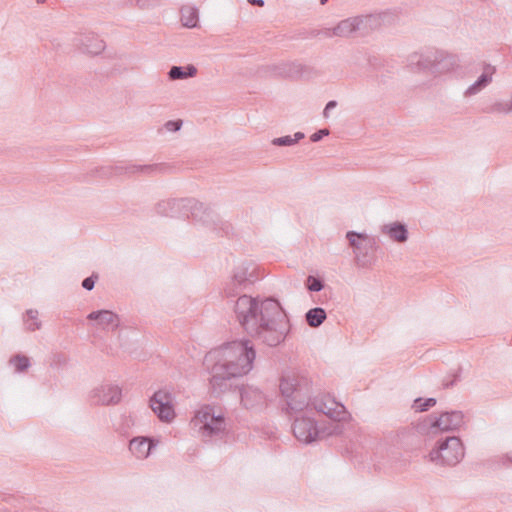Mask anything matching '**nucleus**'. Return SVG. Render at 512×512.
Segmentation results:
<instances>
[{
	"label": "nucleus",
	"instance_id": "nucleus-1",
	"mask_svg": "<svg viewBox=\"0 0 512 512\" xmlns=\"http://www.w3.org/2000/svg\"><path fill=\"white\" fill-rule=\"evenodd\" d=\"M258 280L256 265L242 262L225 283L223 294L231 299L235 317L246 334L275 347L285 340L290 328L289 319L278 300L269 297L260 301L258 297L241 294Z\"/></svg>",
	"mask_w": 512,
	"mask_h": 512
},
{
	"label": "nucleus",
	"instance_id": "nucleus-2",
	"mask_svg": "<svg viewBox=\"0 0 512 512\" xmlns=\"http://www.w3.org/2000/svg\"><path fill=\"white\" fill-rule=\"evenodd\" d=\"M256 358V350L249 339L235 340L206 354V362L225 364L231 375L241 377L248 374Z\"/></svg>",
	"mask_w": 512,
	"mask_h": 512
},
{
	"label": "nucleus",
	"instance_id": "nucleus-3",
	"mask_svg": "<svg viewBox=\"0 0 512 512\" xmlns=\"http://www.w3.org/2000/svg\"><path fill=\"white\" fill-rule=\"evenodd\" d=\"M279 390L288 413L309 407L311 385L306 377L296 374L283 375L280 378Z\"/></svg>",
	"mask_w": 512,
	"mask_h": 512
},
{
	"label": "nucleus",
	"instance_id": "nucleus-4",
	"mask_svg": "<svg viewBox=\"0 0 512 512\" xmlns=\"http://www.w3.org/2000/svg\"><path fill=\"white\" fill-rule=\"evenodd\" d=\"M292 431L295 438L305 444L324 439L329 436L340 435L344 431V424L327 423L318 425L311 417H296L292 424Z\"/></svg>",
	"mask_w": 512,
	"mask_h": 512
},
{
	"label": "nucleus",
	"instance_id": "nucleus-5",
	"mask_svg": "<svg viewBox=\"0 0 512 512\" xmlns=\"http://www.w3.org/2000/svg\"><path fill=\"white\" fill-rule=\"evenodd\" d=\"M464 446L457 436H446L437 440L430 451V461L436 465L455 466L464 457Z\"/></svg>",
	"mask_w": 512,
	"mask_h": 512
},
{
	"label": "nucleus",
	"instance_id": "nucleus-6",
	"mask_svg": "<svg viewBox=\"0 0 512 512\" xmlns=\"http://www.w3.org/2000/svg\"><path fill=\"white\" fill-rule=\"evenodd\" d=\"M464 423V414L461 411H445L437 415L432 413L417 425L419 433L438 434L458 430Z\"/></svg>",
	"mask_w": 512,
	"mask_h": 512
},
{
	"label": "nucleus",
	"instance_id": "nucleus-7",
	"mask_svg": "<svg viewBox=\"0 0 512 512\" xmlns=\"http://www.w3.org/2000/svg\"><path fill=\"white\" fill-rule=\"evenodd\" d=\"M189 218L201 223L203 226L215 232L218 236H228L232 231V226L229 222L221 219L211 207L205 206L204 203L199 202L193 198V203L189 206Z\"/></svg>",
	"mask_w": 512,
	"mask_h": 512
},
{
	"label": "nucleus",
	"instance_id": "nucleus-8",
	"mask_svg": "<svg viewBox=\"0 0 512 512\" xmlns=\"http://www.w3.org/2000/svg\"><path fill=\"white\" fill-rule=\"evenodd\" d=\"M204 365L208 373L209 377V393L214 398H220L224 393L228 391H235V386L231 380L238 378L236 375H231L229 368L225 366V364H218L215 361L206 362L204 360Z\"/></svg>",
	"mask_w": 512,
	"mask_h": 512
},
{
	"label": "nucleus",
	"instance_id": "nucleus-9",
	"mask_svg": "<svg viewBox=\"0 0 512 512\" xmlns=\"http://www.w3.org/2000/svg\"><path fill=\"white\" fill-rule=\"evenodd\" d=\"M309 406H312L317 412L326 415L330 419L328 423L343 424L349 418L346 407L329 393L319 394L314 397L310 395Z\"/></svg>",
	"mask_w": 512,
	"mask_h": 512
},
{
	"label": "nucleus",
	"instance_id": "nucleus-10",
	"mask_svg": "<svg viewBox=\"0 0 512 512\" xmlns=\"http://www.w3.org/2000/svg\"><path fill=\"white\" fill-rule=\"evenodd\" d=\"M201 423L199 432L203 438L218 436L225 431V418L221 413L216 414L215 408L211 405L202 406L195 415Z\"/></svg>",
	"mask_w": 512,
	"mask_h": 512
},
{
	"label": "nucleus",
	"instance_id": "nucleus-11",
	"mask_svg": "<svg viewBox=\"0 0 512 512\" xmlns=\"http://www.w3.org/2000/svg\"><path fill=\"white\" fill-rule=\"evenodd\" d=\"M150 407L162 422H171L176 414L172 404V395L166 390H158L150 398Z\"/></svg>",
	"mask_w": 512,
	"mask_h": 512
},
{
	"label": "nucleus",
	"instance_id": "nucleus-12",
	"mask_svg": "<svg viewBox=\"0 0 512 512\" xmlns=\"http://www.w3.org/2000/svg\"><path fill=\"white\" fill-rule=\"evenodd\" d=\"M190 203H193V198L162 200L156 204L155 212L160 216L189 218Z\"/></svg>",
	"mask_w": 512,
	"mask_h": 512
},
{
	"label": "nucleus",
	"instance_id": "nucleus-13",
	"mask_svg": "<svg viewBox=\"0 0 512 512\" xmlns=\"http://www.w3.org/2000/svg\"><path fill=\"white\" fill-rule=\"evenodd\" d=\"M419 70H430L433 73H443L457 66V57L455 55L436 53L433 60L422 58L417 61Z\"/></svg>",
	"mask_w": 512,
	"mask_h": 512
},
{
	"label": "nucleus",
	"instance_id": "nucleus-14",
	"mask_svg": "<svg viewBox=\"0 0 512 512\" xmlns=\"http://www.w3.org/2000/svg\"><path fill=\"white\" fill-rule=\"evenodd\" d=\"M121 398V388L109 383L101 384L90 394V400L95 405H115L120 402Z\"/></svg>",
	"mask_w": 512,
	"mask_h": 512
},
{
	"label": "nucleus",
	"instance_id": "nucleus-15",
	"mask_svg": "<svg viewBox=\"0 0 512 512\" xmlns=\"http://www.w3.org/2000/svg\"><path fill=\"white\" fill-rule=\"evenodd\" d=\"M311 68L303 65L300 62H283L277 65L267 66V72L274 76L284 77V78H301L304 76H308L311 72Z\"/></svg>",
	"mask_w": 512,
	"mask_h": 512
},
{
	"label": "nucleus",
	"instance_id": "nucleus-16",
	"mask_svg": "<svg viewBox=\"0 0 512 512\" xmlns=\"http://www.w3.org/2000/svg\"><path fill=\"white\" fill-rule=\"evenodd\" d=\"M235 391H237L236 394L240 397V401L246 409L261 407L266 402L265 394L257 387L250 385L235 386Z\"/></svg>",
	"mask_w": 512,
	"mask_h": 512
},
{
	"label": "nucleus",
	"instance_id": "nucleus-17",
	"mask_svg": "<svg viewBox=\"0 0 512 512\" xmlns=\"http://www.w3.org/2000/svg\"><path fill=\"white\" fill-rule=\"evenodd\" d=\"M75 45L86 54L98 55L105 49V42L95 33H83L75 38Z\"/></svg>",
	"mask_w": 512,
	"mask_h": 512
},
{
	"label": "nucleus",
	"instance_id": "nucleus-18",
	"mask_svg": "<svg viewBox=\"0 0 512 512\" xmlns=\"http://www.w3.org/2000/svg\"><path fill=\"white\" fill-rule=\"evenodd\" d=\"M365 238L366 233L352 230L346 233V239L349 243V246L353 249L356 264L363 268L369 267V260L365 258L366 256H363V252H361V245H363Z\"/></svg>",
	"mask_w": 512,
	"mask_h": 512
},
{
	"label": "nucleus",
	"instance_id": "nucleus-19",
	"mask_svg": "<svg viewBox=\"0 0 512 512\" xmlns=\"http://www.w3.org/2000/svg\"><path fill=\"white\" fill-rule=\"evenodd\" d=\"M380 231L382 234L388 236L393 242L399 244L405 243L409 238L407 225L400 221L383 224Z\"/></svg>",
	"mask_w": 512,
	"mask_h": 512
},
{
	"label": "nucleus",
	"instance_id": "nucleus-20",
	"mask_svg": "<svg viewBox=\"0 0 512 512\" xmlns=\"http://www.w3.org/2000/svg\"><path fill=\"white\" fill-rule=\"evenodd\" d=\"M87 319L89 321H96L97 325L101 326L103 329L111 326L112 331L116 330L120 325L118 315L106 309L92 311L87 315Z\"/></svg>",
	"mask_w": 512,
	"mask_h": 512
},
{
	"label": "nucleus",
	"instance_id": "nucleus-21",
	"mask_svg": "<svg viewBox=\"0 0 512 512\" xmlns=\"http://www.w3.org/2000/svg\"><path fill=\"white\" fill-rule=\"evenodd\" d=\"M156 443L153 438L136 437L129 443L130 452L139 459L147 458Z\"/></svg>",
	"mask_w": 512,
	"mask_h": 512
},
{
	"label": "nucleus",
	"instance_id": "nucleus-22",
	"mask_svg": "<svg viewBox=\"0 0 512 512\" xmlns=\"http://www.w3.org/2000/svg\"><path fill=\"white\" fill-rule=\"evenodd\" d=\"M359 21L361 22L362 20L358 19L357 16L341 20L335 26V36L348 38L351 36L360 35Z\"/></svg>",
	"mask_w": 512,
	"mask_h": 512
},
{
	"label": "nucleus",
	"instance_id": "nucleus-23",
	"mask_svg": "<svg viewBox=\"0 0 512 512\" xmlns=\"http://www.w3.org/2000/svg\"><path fill=\"white\" fill-rule=\"evenodd\" d=\"M169 167L166 164H145V165H128L126 172L128 175L143 174L154 175L164 173Z\"/></svg>",
	"mask_w": 512,
	"mask_h": 512
},
{
	"label": "nucleus",
	"instance_id": "nucleus-24",
	"mask_svg": "<svg viewBox=\"0 0 512 512\" xmlns=\"http://www.w3.org/2000/svg\"><path fill=\"white\" fill-rule=\"evenodd\" d=\"M359 21L360 36L367 35L370 31L377 29L381 25V18L378 15H360L357 16Z\"/></svg>",
	"mask_w": 512,
	"mask_h": 512
},
{
	"label": "nucleus",
	"instance_id": "nucleus-25",
	"mask_svg": "<svg viewBox=\"0 0 512 512\" xmlns=\"http://www.w3.org/2000/svg\"><path fill=\"white\" fill-rule=\"evenodd\" d=\"M196 74L197 68L188 64L186 66H172L168 72V77L171 80H179L194 77Z\"/></svg>",
	"mask_w": 512,
	"mask_h": 512
},
{
	"label": "nucleus",
	"instance_id": "nucleus-26",
	"mask_svg": "<svg viewBox=\"0 0 512 512\" xmlns=\"http://www.w3.org/2000/svg\"><path fill=\"white\" fill-rule=\"evenodd\" d=\"M181 12V23L187 28H195L199 21V11L196 7L183 6Z\"/></svg>",
	"mask_w": 512,
	"mask_h": 512
},
{
	"label": "nucleus",
	"instance_id": "nucleus-27",
	"mask_svg": "<svg viewBox=\"0 0 512 512\" xmlns=\"http://www.w3.org/2000/svg\"><path fill=\"white\" fill-rule=\"evenodd\" d=\"M327 318L325 309L322 307H314L309 309L305 314L307 324L312 328L319 327Z\"/></svg>",
	"mask_w": 512,
	"mask_h": 512
},
{
	"label": "nucleus",
	"instance_id": "nucleus-28",
	"mask_svg": "<svg viewBox=\"0 0 512 512\" xmlns=\"http://www.w3.org/2000/svg\"><path fill=\"white\" fill-rule=\"evenodd\" d=\"M496 73V67L485 63L483 66V72L476 80L480 85V88L484 89L492 82V77Z\"/></svg>",
	"mask_w": 512,
	"mask_h": 512
},
{
	"label": "nucleus",
	"instance_id": "nucleus-29",
	"mask_svg": "<svg viewBox=\"0 0 512 512\" xmlns=\"http://www.w3.org/2000/svg\"><path fill=\"white\" fill-rule=\"evenodd\" d=\"M24 322L28 331L34 332L41 328V321L38 320V311L36 309H28L25 313Z\"/></svg>",
	"mask_w": 512,
	"mask_h": 512
},
{
	"label": "nucleus",
	"instance_id": "nucleus-30",
	"mask_svg": "<svg viewBox=\"0 0 512 512\" xmlns=\"http://www.w3.org/2000/svg\"><path fill=\"white\" fill-rule=\"evenodd\" d=\"M436 403H437L436 398L418 397L414 400L412 408H414L416 412H425V411H428L430 408L434 407L436 405Z\"/></svg>",
	"mask_w": 512,
	"mask_h": 512
},
{
	"label": "nucleus",
	"instance_id": "nucleus-31",
	"mask_svg": "<svg viewBox=\"0 0 512 512\" xmlns=\"http://www.w3.org/2000/svg\"><path fill=\"white\" fill-rule=\"evenodd\" d=\"M364 242H365V245H364L365 252H363V256H366L365 258H367L369 260V266H370L373 261L372 253L376 252L377 249L379 248V246L377 243V239L375 237L369 236L367 234H366V238H365Z\"/></svg>",
	"mask_w": 512,
	"mask_h": 512
},
{
	"label": "nucleus",
	"instance_id": "nucleus-32",
	"mask_svg": "<svg viewBox=\"0 0 512 512\" xmlns=\"http://www.w3.org/2000/svg\"><path fill=\"white\" fill-rule=\"evenodd\" d=\"M10 362L14 365L16 372H25L30 367V360L27 356L22 354H16L11 359Z\"/></svg>",
	"mask_w": 512,
	"mask_h": 512
},
{
	"label": "nucleus",
	"instance_id": "nucleus-33",
	"mask_svg": "<svg viewBox=\"0 0 512 512\" xmlns=\"http://www.w3.org/2000/svg\"><path fill=\"white\" fill-rule=\"evenodd\" d=\"M305 285L309 291L319 292L324 288L325 283L323 279L310 275L307 277Z\"/></svg>",
	"mask_w": 512,
	"mask_h": 512
},
{
	"label": "nucleus",
	"instance_id": "nucleus-34",
	"mask_svg": "<svg viewBox=\"0 0 512 512\" xmlns=\"http://www.w3.org/2000/svg\"><path fill=\"white\" fill-rule=\"evenodd\" d=\"M90 175L92 177H98L101 179H108L112 177V169L111 166H101L96 167L90 171Z\"/></svg>",
	"mask_w": 512,
	"mask_h": 512
},
{
	"label": "nucleus",
	"instance_id": "nucleus-35",
	"mask_svg": "<svg viewBox=\"0 0 512 512\" xmlns=\"http://www.w3.org/2000/svg\"><path fill=\"white\" fill-rule=\"evenodd\" d=\"M271 143L274 146H293L292 136L291 135H285V136L274 138L271 141Z\"/></svg>",
	"mask_w": 512,
	"mask_h": 512
},
{
	"label": "nucleus",
	"instance_id": "nucleus-36",
	"mask_svg": "<svg viewBox=\"0 0 512 512\" xmlns=\"http://www.w3.org/2000/svg\"><path fill=\"white\" fill-rule=\"evenodd\" d=\"M97 279L98 275L96 273H92L82 281V287L87 291H91L94 288Z\"/></svg>",
	"mask_w": 512,
	"mask_h": 512
},
{
	"label": "nucleus",
	"instance_id": "nucleus-37",
	"mask_svg": "<svg viewBox=\"0 0 512 512\" xmlns=\"http://www.w3.org/2000/svg\"><path fill=\"white\" fill-rule=\"evenodd\" d=\"M183 121L181 119L169 120L164 124L166 130L170 132H177L181 129Z\"/></svg>",
	"mask_w": 512,
	"mask_h": 512
},
{
	"label": "nucleus",
	"instance_id": "nucleus-38",
	"mask_svg": "<svg viewBox=\"0 0 512 512\" xmlns=\"http://www.w3.org/2000/svg\"><path fill=\"white\" fill-rule=\"evenodd\" d=\"M329 130L327 128H323V129H319L317 130L316 132H314L311 136H310V141L311 142H319L321 141L325 136H328L329 135Z\"/></svg>",
	"mask_w": 512,
	"mask_h": 512
},
{
	"label": "nucleus",
	"instance_id": "nucleus-39",
	"mask_svg": "<svg viewBox=\"0 0 512 512\" xmlns=\"http://www.w3.org/2000/svg\"><path fill=\"white\" fill-rule=\"evenodd\" d=\"M334 32H335V27H333V28H324V29H321V30L313 31V35L314 36H323L325 38H332V37L335 36Z\"/></svg>",
	"mask_w": 512,
	"mask_h": 512
},
{
	"label": "nucleus",
	"instance_id": "nucleus-40",
	"mask_svg": "<svg viewBox=\"0 0 512 512\" xmlns=\"http://www.w3.org/2000/svg\"><path fill=\"white\" fill-rule=\"evenodd\" d=\"M482 90V88H480V85L477 83V81H475L473 84H471L467 90L465 91V96H473V95H476L477 93H479L480 91Z\"/></svg>",
	"mask_w": 512,
	"mask_h": 512
},
{
	"label": "nucleus",
	"instance_id": "nucleus-41",
	"mask_svg": "<svg viewBox=\"0 0 512 512\" xmlns=\"http://www.w3.org/2000/svg\"><path fill=\"white\" fill-rule=\"evenodd\" d=\"M460 372H461V369H459L456 373H454L452 380H445L443 382V386L445 388L453 387L460 380Z\"/></svg>",
	"mask_w": 512,
	"mask_h": 512
},
{
	"label": "nucleus",
	"instance_id": "nucleus-42",
	"mask_svg": "<svg viewBox=\"0 0 512 512\" xmlns=\"http://www.w3.org/2000/svg\"><path fill=\"white\" fill-rule=\"evenodd\" d=\"M128 166H111V169H112V176H116V175H122V174H128L126 172V168Z\"/></svg>",
	"mask_w": 512,
	"mask_h": 512
},
{
	"label": "nucleus",
	"instance_id": "nucleus-43",
	"mask_svg": "<svg viewBox=\"0 0 512 512\" xmlns=\"http://www.w3.org/2000/svg\"><path fill=\"white\" fill-rule=\"evenodd\" d=\"M305 138V134L303 132H296L293 136H292V142H293V145H295L296 143H298L300 140L304 139Z\"/></svg>",
	"mask_w": 512,
	"mask_h": 512
},
{
	"label": "nucleus",
	"instance_id": "nucleus-44",
	"mask_svg": "<svg viewBox=\"0 0 512 512\" xmlns=\"http://www.w3.org/2000/svg\"><path fill=\"white\" fill-rule=\"evenodd\" d=\"M337 106V101L335 100H330L326 103L325 107H326V110H332L334 109L335 107Z\"/></svg>",
	"mask_w": 512,
	"mask_h": 512
},
{
	"label": "nucleus",
	"instance_id": "nucleus-45",
	"mask_svg": "<svg viewBox=\"0 0 512 512\" xmlns=\"http://www.w3.org/2000/svg\"><path fill=\"white\" fill-rule=\"evenodd\" d=\"M250 4H255L260 7L264 6V0H247Z\"/></svg>",
	"mask_w": 512,
	"mask_h": 512
},
{
	"label": "nucleus",
	"instance_id": "nucleus-46",
	"mask_svg": "<svg viewBox=\"0 0 512 512\" xmlns=\"http://www.w3.org/2000/svg\"><path fill=\"white\" fill-rule=\"evenodd\" d=\"M329 111H330V110H326V107L324 108V110H323V116H324L325 118H327V117L329 116Z\"/></svg>",
	"mask_w": 512,
	"mask_h": 512
},
{
	"label": "nucleus",
	"instance_id": "nucleus-47",
	"mask_svg": "<svg viewBox=\"0 0 512 512\" xmlns=\"http://www.w3.org/2000/svg\"><path fill=\"white\" fill-rule=\"evenodd\" d=\"M364 245H365V242L363 243V245H361V252H365V248H364L365 246Z\"/></svg>",
	"mask_w": 512,
	"mask_h": 512
},
{
	"label": "nucleus",
	"instance_id": "nucleus-48",
	"mask_svg": "<svg viewBox=\"0 0 512 512\" xmlns=\"http://www.w3.org/2000/svg\"><path fill=\"white\" fill-rule=\"evenodd\" d=\"M328 0H320V4L324 5Z\"/></svg>",
	"mask_w": 512,
	"mask_h": 512
},
{
	"label": "nucleus",
	"instance_id": "nucleus-49",
	"mask_svg": "<svg viewBox=\"0 0 512 512\" xmlns=\"http://www.w3.org/2000/svg\"><path fill=\"white\" fill-rule=\"evenodd\" d=\"M46 0H37L38 3H44Z\"/></svg>",
	"mask_w": 512,
	"mask_h": 512
},
{
	"label": "nucleus",
	"instance_id": "nucleus-50",
	"mask_svg": "<svg viewBox=\"0 0 512 512\" xmlns=\"http://www.w3.org/2000/svg\"><path fill=\"white\" fill-rule=\"evenodd\" d=\"M511 461H512V459H511Z\"/></svg>",
	"mask_w": 512,
	"mask_h": 512
}]
</instances>
